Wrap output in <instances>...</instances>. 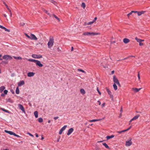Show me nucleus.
Wrapping results in <instances>:
<instances>
[{
    "mask_svg": "<svg viewBox=\"0 0 150 150\" xmlns=\"http://www.w3.org/2000/svg\"><path fill=\"white\" fill-rule=\"evenodd\" d=\"M99 34L98 33L93 32H86L84 33L83 35H84L94 36L97 35Z\"/></svg>",
    "mask_w": 150,
    "mask_h": 150,
    "instance_id": "obj_1",
    "label": "nucleus"
},
{
    "mask_svg": "<svg viewBox=\"0 0 150 150\" xmlns=\"http://www.w3.org/2000/svg\"><path fill=\"white\" fill-rule=\"evenodd\" d=\"M54 43V40L53 38H50L47 43L48 47L51 48L53 46Z\"/></svg>",
    "mask_w": 150,
    "mask_h": 150,
    "instance_id": "obj_2",
    "label": "nucleus"
},
{
    "mask_svg": "<svg viewBox=\"0 0 150 150\" xmlns=\"http://www.w3.org/2000/svg\"><path fill=\"white\" fill-rule=\"evenodd\" d=\"M113 81L114 82V84H117L118 86H120V85L118 79L115 76H113Z\"/></svg>",
    "mask_w": 150,
    "mask_h": 150,
    "instance_id": "obj_3",
    "label": "nucleus"
},
{
    "mask_svg": "<svg viewBox=\"0 0 150 150\" xmlns=\"http://www.w3.org/2000/svg\"><path fill=\"white\" fill-rule=\"evenodd\" d=\"M132 138H130L129 140L126 142L125 145L127 146H129L132 144V142L131 141Z\"/></svg>",
    "mask_w": 150,
    "mask_h": 150,
    "instance_id": "obj_4",
    "label": "nucleus"
},
{
    "mask_svg": "<svg viewBox=\"0 0 150 150\" xmlns=\"http://www.w3.org/2000/svg\"><path fill=\"white\" fill-rule=\"evenodd\" d=\"M32 56L33 58L35 59H40L42 58V56L41 55L33 54Z\"/></svg>",
    "mask_w": 150,
    "mask_h": 150,
    "instance_id": "obj_5",
    "label": "nucleus"
},
{
    "mask_svg": "<svg viewBox=\"0 0 150 150\" xmlns=\"http://www.w3.org/2000/svg\"><path fill=\"white\" fill-rule=\"evenodd\" d=\"M3 59L6 60H11L12 59V57L11 56L8 55H5L3 57Z\"/></svg>",
    "mask_w": 150,
    "mask_h": 150,
    "instance_id": "obj_6",
    "label": "nucleus"
},
{
    "mask_svg": "<svg viewBox=\"0 0 150 150\" xmlns=\"http://www.w3.org/2000/svg\"><path fill=\"white\" fill-rule=\"evenodd\" d=\"M30 39L31 40H38L37 38L36 37V36L33 34H30Z\"/></svg>",
    "mask_w": 150,
    "mask_h": 150,
    "instance_id": "obj_7",
    "label": "nucleus"
},
{
    "mask_svg": "<svg viewBox=\"0 0 150 150\" xmlns=\"http://www.w3.org/2000/svg\"><path fill=\"white\" fill-rule=\"evenodd\" d=\"M35 64L36 65L40 67H42L43 66L42 64H41V62L39 60H37Z\"/></svg>",
    "mask_w": 150,
    "mask_h": 150,
    "instance_id": "obj_8",
    "label": "nucleus"
},
{
    "mask_svg": "<svg viewBox=\"0 0 150 150\" xmlns=\"http://www.w3.org/2000/svg\"><path fill=\"white\" fill-rule=\"evenodd\" d=\"M139 115H137L134 117L132 119L129 121V122H131L132 121H135L139 117Z\"/></svg>",
    "mask_w": 150,
    "mask_h": 150,
    "instance_id": "obj_9",
    "label": "nucleus"
},
{
    "mask_svg": "<svg viewBox=\"0 0 150 150\" xmlns=\"http://www.w3.org/2000/svg\"><path fill=\"white\" fill-rule=\"evenodd\" d=\"M106 91L108 94L109 95H110V98H113V95L112 94V93L111 91L107 88H106Z\"/></svg>",
    "mask_w": 150,
    "mask_h": 150,
    "instance_id": "obj_10",
    "label": "nucleus"
},
{
    "mask_svg": "<svg viewBox=\"0 0 150 150\" xmlns=\"http://www.w3.org/2000/svg\"><path fill=\"white\" fill-rule=\"evenodd\" d=\"M67 127V125H64V127H63L60 130V131L59 132V134H61L63 131H64L66 128Z\"/></svg>",
    "mask_w": 150,
    "mask_h": 150,
    "instance_id": "obj_11",
    "label": "nucleus"
},
{
    "mask_svg": "<svg viewBox=\"0 0 150 150\" xmlns=\"http://www.w3.org/2000/svg\"><path fill=\"white\" fill-rule=\"evenodd\" d=\"M142 88H132V90L135 93H137L139 91H140Z\"/></svg>",
    "mask_w": 150,
    "mask_h": 150,
    "instance_id": "obj_12",
    "label": "nucleus"
},
{
    "mask_svg": "<svg viewBox=\"0 0 150 150\" xmlns=\"http://www.w3.org/2000/svg\"><path fill=\"white\" fill-rule=\"evenodd\" d=\"M132 125H131L130 126V127L128 128L127 129H125V130H122V131H117V133H118L120 134V133H122V132H125L126 131H127L128 130H129L131 128V127H132Z\"/></svg>",
    "mask_w": 150,
    "mask_h": 150,
    "instance_id": "obj_13",
    "label": "nucleus"
},
{
    "mask_svg": "<svg viewBox=\"0 0 150 150\" xmlns=\"http://www.w3.org/2000/svg\"><path fill=\"white\" fill-rule=\"evenodd\" d=\"M74 129L72 128H70L68 131V132L67 134V135H70L73 131Z\"/></svg>",
    "mask_w": 150,
    "mask_h": 150,
    "instance_id": "obj_14",
    "label": "nucleus"
},
{
    "mask_svg": "<svg viewBox=\"0 0 150 150\" xmlns=\"http://www.w3.org/2000/svg\"><path fill=\"white\" fill-rule=\"evenodd\" d=\"M18 106L19 109L21 110L23 112H25L24 108L22 105L21 104H19L18 105Z\"/></svg>",
    "mask_w": 150,
    "mask_h": 150,
    "instance_id": "obj_15",
    "label": "nucleus"
},
{
    "mask_svg": "<svg viewBox=\"0 0 150 150\" xmlns=\"http://www.w3.org/2000/svg\"><path fill=\"white\" fill-rule=\"evenodd\" d=\"M4 4H5V6H6V8H7V9L8 10L9 12H10V17H11L12 16V12H11V10H10V9L9 8V7H8V5L5 3H4Z\"/></svg>",
    "mask_w": 150,
    "mask_h": 150,
    "instance_id": "obj_16",
    "label": "nucleus"
},
{
    "mask_svg": "<svg viewBox=\"0 0 150 150\" xmlns=\"http://www.w3.org/2000/svg\"><path fill=\"white\" fill-rule=\"evenodd\" d=\"M130 42L129 39L127 38H125L123 39V42L125 44H127Z\"/></svg>",
    "mask_w": 150,
    "mask_h": 150,
    "instance_id": "obj_17",
    "label": "nucleus"
},
{
    "mask_svg": "<svg viewBox=\"0 0 150 150\" xmlns=\"http://www.w3.org/2000/svg\"><path fill=\"white\" fill-rule=\"evenodd\" d=\"M35 74V73L33 72H29L27 74V75L28 77H30L33 76Z\"/></svg>",
    "mask_w": 150,
    "mask_h": 150,
    "instance_id": "obj_18",
    "label": "nucleus"
},
{
    "mask_svg": "<svg viewBox=\"0 0 150 150\" xmlns=\"http://www.w3.org/2000/svg\"><path fill=\"white\" fill-rule=\"evenodd\" d=\"M25 83L24 81L23 80L21 81H19L18 83V86H21L23 85Z\"/></svg>",
    "mask_w": 150,
    "mask_h": 150,
    "instance_id": "obj_19",
    "label": "nucleus"
},
{
    "mask_svg": "<svg viewBox=\"0 0 150 150\" xmlns=\"http://www.w3.org/2000/svg\"><path fill=\"white\" fill-rule=\"evenodd\" d=\"M135 39L137 41V42L139 43L141 42H143L144 41V40L139 39L137 37H136L135 38Z\"/></svg>",
    "mask_w": 150,
    "mask_h": 150,
    "instance_id": "obj_20",
    "label": "nucleus"
},
{
    "mask_svg": "<svg viewBox=\"0 0 150 150\" xmlns=\"http://www.w3.org/2000/svg\"><path fill=\"white\" fill-rule=\"evenodd\" d=\"M145 12V11H138L137 14L138 16H140L142 14H144Z\"/></svg>",
    "mask_w": 150,
    "mask_h": 150,
    "instance_id": "obj_21",
    "label": "nucleus"
},
{
    "mask_svg": "<svg viewBox=\"0 0 150 150\" xmlns=\"http://www.w3.org/2000/svg\"><path fill=\"white\" fill-rule=\"evenodd\" d=\"M4 131L6 133H8V134H10V135H13L14 134V133H13V132H12V131H7V130H5Z\"/></svg>",
    "mask_w": 150,
    "mask_h": 150,
    "instance_id": "obj_22",
    "label": "nucleus"
},
{
    "mask_svg": "<svg viewBox=\"0 0 150 150\" xmlns=\"http://www.w3.org/2000/svg\"><path fill=\"white\" fill-rule=\"evenodd\" d=\"M102 120V119H94V120H90V122H95V121H101Z\"/></svg>",
    "mask_w": 150,
    "mask_h": 150,
    "instance_id": "obj_23",
    "label": "nucleus"
},
{
    "mask_svg": "<svg viewBox=\"0 0 150 150\" xmlns=\"http://www.w3.org/2000/svg\"><path fill=\"white\" fill-rule=\"evenodd\" d=\"M114 137V135H111V136H108L106 137V138L107 140H108L110 139L113 138Z\"/></svg>",
    "mask_w": 150,
    "mask_h": 150,
    "instance_id": "obj_24",
    "label": "nucleus"
},
{
    "mask_svg": "<svg viewBox=\"0 0 150 150\" xmlns=\"http://www.w3.org/2000/svg\"><path fill=\"white\" fill-rule=\"evenodd\" d=\"M5 88V87L3 86L0 87V92L1 93L4 90Z\"/></svg>",
    "mask_w": 150,
    "mask_h": 150,
    "instance_id": "obj_25",
    "label": "nucleus"
},
{
    "mask_svg": "<svg viewBox=\"0 0 150 150\" xmlns=\"http://www.w3.org/2000/svg\"><path fill=\"white\" fill-rule=\"evenodd\" d=\"M52 16H53L56 19H57L59 22L60 21V19L57 16L54 14H52Z\"/></svg>",
    "mask_w": 150,
    "mask_h": 150,
    "instance_id": "obj_26",
    "label": "nucleus"
},
{
    "mask_svg": "<svg viewBox=\"0 0 150 150\" xmlns=\"http://www.w3.org/2000/svg\"><path fill=\"white\" fill-rule=\"evenodd\" d=\"M28 61L32 62H34L35 63L37 60L32 59H28Z\"/></svg>",
    "mask_w": 150,
    "mask_h": 150,
    "instance_id": "obj_27",
    "label": "nucleus"
},
{
    "mask_svg": "<svg viewBox=\"0 0 150 150\" xmlns=\"http://www.w3.org/2000/svg\"><path fill=\"white\" fill-rule=\"evenodd\" d=\"M103 145L107 149H109V147L108 145L105 143H103Z\"/></svg>",
    "mask_w": 150,
    "mask_h": 150,
    "instance_id": "obj_28",
    "label": "nucleus"
},
{
    "mask_svg": "<svg viewBox=\"0 0 150 150\" xmlns=\"http://www.w3.org/2000/svg\"><path fill=\"white\" fill-rule=\"evenodd\" d=\"M34 115L36 118H37L38 117V112L37 111H35L34 112Z\"/></svg>",
    "mask_w": 150,
    "mask_h": 150,
    "instance_id": "obj_29",
    "label": "nucleus"
},
{
    "mask_svg": "<svg viewBox=\"0 0 150 150\" xmlns=\"http://www.w3.org/2000/svg\"><path fill=\"white\" fill-rule=\"evenodd\" d=\"M80 92L83 95L85 93V92L84 90L83 89H81L80 90Z\"/></svg>",
    "mask_w": 150,
    "mask_h": 150,
    "instance_id": "obj_30",
    "label": "nucleus"
},
{
    "mask_svg": "<svg viewBox=\"0 0 150 150\" xmlns=\"http://www.w3.org/2000/svg\"><path fill=\"white\" fill-rule=\"evenodd\" d=\"M16 93L17 94H18L19 93V90L18 87H17L16 88Z\"/></svg>",
    "mask_w": 150,
    "mask_h": 150,
    "instance_id": "obj_31",
    "label": "nucleus"
},
{
    "mask_svg": "<svg viewBox=\"0 0 150 150\" xmlns=\"http://www.w3.org/2000/svg\"><path fill=\"white\" fill-rule=\"evenodd\" d=\"M113 88L115 90H117V87L116 84H114L113 85Z\"/></svg>",
    "mask_w": 150,
    "mask_h": 150,
    "instance_id": "obj_32",
    "label": "nucleus"
},
{
    "mask_svg": "<svg viewBox=\"0 0 150 150\" xmlns=\"http://www.w3.org/2000/svg\"><path fill=\"white\" fill-rule=\"evenodd\" d=\"M44 11L45 13H47V15H49L50 17L52 16V14H50L47 10H45Z\"/></svg>",
    "mask_w": 150,
    "mask_h": 150,
    "instance_id": "obj_33",
    "label": "nucleus"
},
{
    "mask_svg": "<svg viewBox=\"0 0 150 150\" xmlns=\"http://www.w3.org/2000/svg\"><path fill=\"white\" fill-rule=\"evenodd\" d=\"M81 6L83 8H85L86 7L85 4L83 2L82 3Z\"/></svg>",
    "mask_w": 150,
    "mask_h": 150,
    "instance_id": "obj_34",
    "label": "nucleus"
},
{
    "mask_svg": "<svg viewBox=\"0 0 150 150\" xmlns=\"http://www.w3.org/2000/svg\"><path fill=\"white\" fill-rule=\"evenodd\" d=\"M13 57L14 59H16L21 60L22 59V58L21 57H16L15 56H13Z\"/></svg>",
    "mask_w": 150,
    "mask_h": 150,
    "instance_id": "obj_35",
    "label": "nucleus"
},
{
    "mask_svg": "<svg viewBox=\"0 0 150 150\" xmlns=\"http://www.w3.org/2000/svg\"><path fill=\"white\" fill-rule=\"evenodd\" d=\"M77 71H81L83 73H85L86 72L83 70H82L81 69H78Z\"/></svg>",
    "mask_w": 150,
    "mask_h": 150,
    "instance_id": "obj_36",
    "label": "nucleus"
},
{
    "mask_svg": "<svg viewBox=\"0 0 150 150\" xmlns=\"http://www.w3.org/2000/svg\"><path fill=\"white\" fill-rule=\"evenodd\" d=\"M1 109L3 111L6 112H7V113H9V111L7 110H5V109H4V108H1Z\"/></svg>",
    "mask_w": 150,
    "mask_h": 150,
    "instance_id": "obj_37",
    "label": "nucleus"
},
{
    "mask_svg": "<svg viewBox=\"0 0 150 150\" xmlns=\"http://www.w3.org/2000/svg\"><path fill=\"white\" fill-rule=\"evenodd\" d=\"M38 121L39 122H42L43 121V119L41 117L39 118Z\"/></svg>",
    "mask_w": 150,
    "mask_h": 150,
    "instance_id": "obj_38",
    "label": "nucleus"
},
{
    "mask_svg": "<svg viewBox=\"0 0 150 150\" xmlns=\"http://www.w3.org/2000/svg\"><path fill=\"white\" fill-rule=\"evenodd\" d=\"M4 30H5L6 31H7V32H9L10 31V30H9L8 29H7V28H5L4 27V29H3Z\"/></svg>",
    "mask_w": 150,
    "mask_h": 150,
    "instance_id": "obj_39",
    "label": "nucleus"
},
{
    "mask_svg": "<svg viewBox=\"0 0 150 150\" xmlns=\"http://www.w3.org/2000/svg\"><path fill=\"white\" fill-rule=\"evenodd\" d=\"M25 36H26L29 39H30V36H29L27 34L25 33Z\"/></svg>",
    "mask_w": 150,
    "mask_h": 150,
    "instance_id": "obj_40",
    "label": "nucleus"
},
{
    "mask_svg": "<svg viewBox=\"0 0 150 150\" xmlns=\"http://www.w3.org/2000/svg\"><path fill=\"white\" fill-rule=\"evenodd\" d=\"M8 92V91L7 90H4V93L5 94V95H6L7 94V93Z\"/></svg>",
    "mask_w": 150,
    "mask_h": 150,
    "instance_id": "obj_41",
    "label": "nucleus"
},
{
    "mask_svg": "<svg viewBox=\"0 0 150 150\" xmlns=\"http://www.w3.org/2000/svg\"><path fill=\"white\" fill-rule=\"evenodd\" d=\"M96 89H97V90L98 92V93H99V94L100 95L101 94V93L100 92V91H99V89H98V87H97Z\"/></svg>",
    "mask_w": 150,
    "mask_h": 150,
    "instance_id": "obj_42",
    "label": "nucleus"
},
{
    "mask_svg": "<svg viewBox=\"0 0 150 150\" xmlns=\"http://www.w3.org/2000/svg\"><path fill=\"white\" fill-rule=\"evenodd\" d=\"M93 21H92L91 22H90L88 23V25H91L93 24Z\"/></svg>",
    "mask_w": 150,
    "mask_h": 150,
    "instance_id": "obj_43",
    "label": "nucleus"
},
{
    "mask_svg": "<svg viewBox=\"0 0 150 150\" xmlns=\"http://www.w3.org/2000/svg\"><path fill=\"white\" fill-rule=\"evenodd\" d=\"M132 11L131 12H130V13H129L128 14H127V16L128 17H129V16L131 15V14H132Z\"/></svg>",
    "mask_w": 150,
    "mask_h": 150,
    "instance_id": "obj_44",
    "label": "nucleus"
},
{
    "mask_svg": "<svg viewBox=\"0 0 150 150\" xmlns=\"http://www.w3.org/2000/svg\"><path fill=\"white\" fill-rule=\"evenodd\" d=\"M13 135L18 137H20L18 135L16 134L15 133H14Z\"/></svg>",
    "mask_w": 150,
    "mask_h": 150,
    "instance_id": "obj_45",
    "label": "nucleus"
},
{
    "mask_svg": "<svg viewBox=\"0 0 150 150\" xmlns=\"http://www.w3.org/2000/svg\"><path fill=\"white\" fill-rule=\"evenodd\" d=\"M105 105V103H103L101 105L102 108H103Z\"/></svg>",
    "mask_w": 150,
    "mask_h": 150,
    "instance_id": "obj_46",
    "label": "nucleus"
},
{
    "mask_svg": "<svg viewBox=\"0 0 150 150\" xmlns=\"http://www.w3.org/2000/svg\"><path fill=\"white\" fill-rule=\"evenodd\" d=\"M138 77L139 80L140 81V76L139 73V72L138 73Z\"/></svg>",
    "mask_w": 150,
    "mask_h": 150,
    "instance_id": "obj_47",
    "label": "nucleus"
},
{
    "mask_svg": "<svg viewBox=\"0 0 150 150\" xmlns=\"http://www.w3.org/2000/svg\"><path fill=\"white\" fill-rule=\"evenodd\" d=\"M28 134L32 137H34V136L33 134H30V133L28 132Z\"/></svg>",
    "mask_w": 150,
    "mask_h": 150,
    "instance_id": "obj_48",
    "label": "nucleus"
},
{
    "mask_svg": "<svg viewBox=\"0 0 150 150\" xmlns=\"http://www.w3.org/2000/svg\"><path fill=\"white\" fill-rule=\"evenodd\" d=\"M139 43V45L140 46H142L143 45V43H142V42H140Z\"/></svg>",
    "mask_w": 150,
    "mask_h": 150,
    "instance_id": "obj_49",
    "label": "nucleus"
},
{
    "mask_svg": "<svg viewBox=\"0 0 150 150\" xmlns=\"http://www.w3.org/2000/svg\"><path fill=\"white\" fill-rule=\"evenodd\" d=\"M138 11H132V13H137Z\"/></svg>",
    "mask_w": 150,
    "mask_h": 150,
    "instance_id": "obj_50",
    "label": "nucleus"
},
{
    "mask_svg": "<svg viewBox=\"0 0 150 150\" xmlns=\"http://www.w3.org/2000/svg\"><path fill=\"white\" fill-rule=\"evenodd\" d=\"M97 19V17H96L94 18V20H93V22H94Z\"/></svg>",
    "mask_w": 150,
    "mask_h": 150,
    "instance_id": "obj_51",
    "label": "nucleus"
},
{
    "mask_svg": "<svg viewBox=\"0 0 150 150\" xmlns=\"http://www.w3.org/2000/svg\"><path fill=\"white\" fill-rule=\"evenodd\" d=\"M4 27L3 26H2L0 25V28L2 29H4Z\"/></svg>",
    "mask_w": 150,
    "mask_h": 150,
    "instance_id": "obj_52",
    "label": "nucleus"
},
{
    "mask_svg": "<svg viewBox=\"0 0 150 150\" xmlns=\"http://www.w3.org/2000/svg\"><path fill=\"white\" fill-rule=\"evenodd\" d=\"M24 24H25V23H21L20 24V25L21 26H23L24 25Z\"/></svg>",
    "mask_w": 150,
    "mask_h": 150,
    "instance_id": "obj_53",
    "label": "nucleus"
},
{
    "mask_svg": "<svg viewBox=\"0 0 150 150\" xmlns=\"http://www.w3.org/2000/svg\"><path fill=\"white\" fill-rule=\"evenodd\" d=\"M97 102H98V103L99 105H100V104H101V102H100V101H99V100H98Z\"/></svg>",
    "mask_w": 150,
    "mask_h": 150,
    "instance_id": "obj_54",
    "label": "nucleus"
},
{
    "mask_svg": "<svg viewBox=\"0 0 150 150\" xmlns=\"http://www.w3.org/2000/svg\"><path fill=\"white\" fill-rule=\"evenodd\" d=\"M88 25V23H86V22H85L84 23V25Z\"/></svg>",
    "mask_w": 150,
    "mask_h": 150,
    "instance_id": "obj_55",
    "label": "nucleus"
},
{
    "mask_svg": "<svg viewBox=\"0 0 150 150\" xmlns=\"http://www.w3.org/2000/svg\"><path fill=\"white\" fill-rule=\"evenodd\" d=\"M5 94L4 93H2L1 94V96L2 97H4L5 96Z\"/></svg>",
    "mask_w": 150,
    "mask_h": 150,
    "instance_id": "obj_56",
    "label": "nucleus"
},
{
    "mask_svg": "<svg viewBox=\"0 0 150 150\" xmlns=\"http://www.w3.org/2000/svg\"><path fill=\"white\" fill-rule=\"evenodd\" d=\"M59 118V117L57 116L54 117V119L55 120Z\"/></svg>",
    "mask_w": 150,
    "mask_h": 150,
    "instance_id": "obj_57",
    "label": "nucleus"
},
{
    "mask_svg": "<svg viewBox=\"0 0 150 150\" xmlns=\"http://www.w3.org/2000/svg\"><path fill=\"white\" fill-rule=\"evenodd\" d=\"M96 150H100V148L98 147H97L96 148Z\"/></svg>",
    "mask_w": 150,
    "mask_h": 150,
    "instance_id": "obj_58",
    "label": "nucleus"
},
{
    "mask_svg": "<svg viewBox=\"0 0 150 150\" xmlns=\"http://www.w3.org/2000/svg\"><path fill=\"white\" fill-rule=\"evenodd\" d=\"M122 111H123L122 108V107H121L120 110V112H122Z\"/></svg>",
    "mask_w": 150,
    "mask_h": 150,
    "instance_id": "obj_59",
    "label": "nucleus"
},
{
    "mask_svg": "<svg viewBox=\"0 0 150 150\" xmlns=\"http://www.w3.org/2000/svg\"><path fill=\"white\" fill-rule=\"evenodd\" d=\"M39 44L40 45H41L42 46H43V44L42 43H40V42H39Z\"/></svg>",
    "mask_w": 150,
    "mask_h": 150,
    "instance_id": "obj_60",
    "label": "nucleus"
},
{
    "mask_svg": "<svg viewBox=\"0 0 150 150\" xmlns=\"http://www.w3.org/2000/svg\"><path fill=\"white\" fill-rule=\"evenodd\" d=\"M35 136L36 137H38V134H37V133H36L35 134Z\"/></svg>",
    "mask_w": 150,
    "mask_h": 150,
    "instance_id": "obj_61",
    "label": "nucleus"
},
{
    "mask_svg": "<svg viewBox=\"0 0 150 150\" xmlns=\"http://www.w3.org/2000/svg\"><path fill=\"white\" fill-rule=\"evenodd\" d=\"M114 73V71H111V74H113Z\"/></svg>",
    "mask_w": 150,
    "mask_h": 150,
    "instance_id": "obj_62",
    "label": "nucleus"
},
{
    "mask_svg": "<svg viewBox=\"0 0 150 150\" xmlns=\"http://www.w3.org/2000/svg\"><path fill=\"white\" fill-rule=\"evenodd\" d=\"M73 50H74V48L73 47H71V51H72Z\"/></svg>",
    "mask_w": 150,
    "mask_h": 150,
    "instance_id": "obj_63",
    "label": "nucleus"
},
{
    "mask_svg": "<svg viewBox=\"0 0 150 150\" xmlns=\"http://www.w3.org/2000/svg\"><path fill=\"white\" fill-rule=\"evenodd\" d=\"M4 16L5 17H7V16L5 14H4Z\"/></svg>",
    "mask_w": 150,
    "mask_h": 150,
    "instance_id": "obj_64",
    "label": "nucleus"
}]
</instances>
